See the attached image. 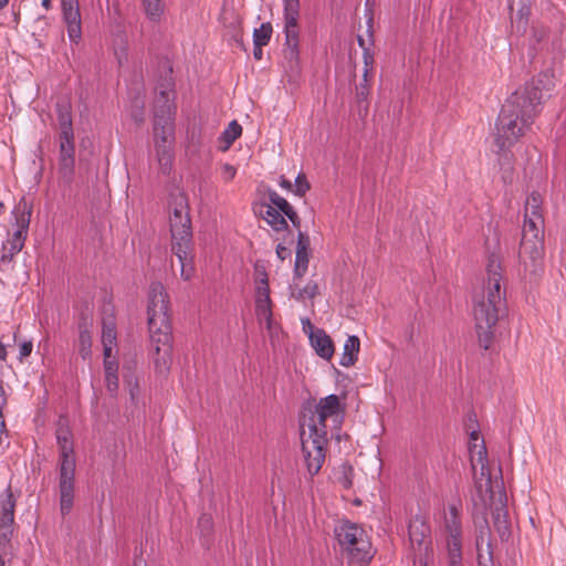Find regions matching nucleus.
Listing matches in <instances>:
<instances>
[{
    "label": "nucleus",
    "instance_id": "obj_43",
    "mask_svg": "<svg viewBox=\"0 0 566 566\" xmlns=\"http://www.w3.org/2000/svg\"><path fill=\"white\" fill-rule=\"evenodd\" d=\"M503 159L505 161L503 165H506L507 167L504 168L502 178L505 182H507L509 180H511L512 167L510 159L506 155L503 156Z\"/></svg>",
    "mask_w": 566,
    "mask_h": 566
},
{
    "label": "nucleus",
    "instance_id": "obj_13",
    "mask_svg": "<svg viewBox=\"0 0 566 566\" xmlns=\"http://www.w3.org/2000/svg\"><path fill=\"white\" fill-rule=\"evenodd\" d=\"M15 500L11 490H6V499L1 503L0 512V548L11 547V536L13 534Z\"/></svg>",
    "mask_w": 566,
    "mask_h": 566
},
{
    "label": "nucleus",
    "instance_id": "obj_51",
    "mask_svg": "<svg viewBox=\"0 0 566 566\" xmlns=\"http://www.w3.org/2000/svg\"><path fill=\"white\" fill-rule=\"evenodd\" d=\"M42 7L45 8L46 10H50L52 7L51 0H42Z\"/></svg>",
    "mask_w": 566,
    "mask_h": 566
},
{
    "label": "nucleus",
    "instance_id": "obj_8",
    "mask_svg": "<svg viewBox=\"0 0 566 566\" xmlns=\"http://www.w3.org/2000/svg\"><path fill=\"white\" fill-rule=\"evenodd\" d=\"M157 90L153 144H175V105L171 76L165 78Z\"/></svg>",
    "mask_w": 566,
    "mask_h": 566
},
{
    "label": "nucleus",
    "instance_id": "obj_45",
    "mask_svg": "<svg viewBox=\"0 0 566 566\" xmlns=\"http://www.w3.org/2000/svg\"><path fill=\"white\" fill-rule=\"evenodd\" d=\"M279 185L283 188V189H286L289 191H292L293 192V184L285 179L283 176L280 177V181H279Z\"/></svg>",
    "mask_w": 566,
    "mask_h": 566
},
{
    "label": "nucleus",
    "instance_id": "obj_20",
    "mask_svg": "<svg viewBox=\"0 0 566 566\" xmlns=\"http://www.w3.org/2000/svg\"><path fill=\"white\" fill-rule=\"evenodd\" d=\"M171 250L180 263V276L185 281L191 280L195 274L192 247H177Z\"/></svg>",
    "mask_w": 566,
    "mask_h": 566
},
{
    "label": "nucleus",
    "instance_id": "obj_14",
    "mask_svg": "<svg viewBox=\"0 0 566 566\" xmlns=\"http://www.w3.org/2000/svg\"><path fill=\"white\" fill-rule=\"evenodd\" d=\"M61 10L70 41L78 43L82 38L78 0H61Z\"/></svg>",
    "mask_w": 566,
    "mask_h": 566
},
{
    "label": "nucleus",
    "instance_id": "obj_23",
    "mask_svg": "<svg viewBox=\"0 0 566 566\" xmlns=\"http://www.w3.org/2000/svg\"><path fill=\"white\" fill-rule=\"evenodd\" d=\"M262 218L274 231H283L287 229V222L277 209L271 205L263 206L260 211Z\"/></svg>",
    "mask_w": 566,
    "mask_h": 566
},
{
    "label": "nucleus",
    "instance_id": "obj_55",
    "mask_svg": "<svg viewBox=\"0 0 566 566\" xmlns=\"http://www.w3.org/2000/svg\"><path fill=\"white\" fill-rule=\"evenodd\" d=\"M0 566H4L3 557L0 555Z\"/></svg>",
    "mask_w": 566,
    "mask_h": 566
},
{
    "label": "nucleus",
    "instance_id": "obj_58",
    "mask_svg": "<svg viewBox=\"0 0 566 566\" xmlns=\"http://www.w3.org/2000/svg\"><path fill=\"white\" fill-rule=\"evenodd\" d=\"M486 548H488V554L491 555V552H490V544L486 543Z\"/></svg>",
    "mask_w": 566,
    "mask_h": 566
},
{
    "label": "nucleus",
    "instance_id": "obj_16",
    "mask_svg": "<svg viewBox=\"0 0 566 566\" xmlns=\"http://www.w3.org/2000/svg\"><path fill=\"white\" fill-rule=\"evenodd\" d=\"M154 158L157 163L158 169L163 175H169L174 167L175 160V144H153Z\"/></svg>",
    "mask_w": 566,
    "mask_h": 566
},
{
    "label": "nucleus",
    "instance_id": "obj_2",
    "mask_svg": "<svg viewBox=\"0 0 566 566\" xmlns=\"http://www.w3.org/2000/svg\"><path fill=\"white\" fill-rule=\"evenodd\" d=\"M345 413V403L337 395L319 399L315 409L301 424L302 455L311 476L317 474L325 461L327 421L338 428Z\"/></svg>",
    "mask_w": 566,
    "mask_h": 566
},
{
    "label": "nucleus",
    "instance_id": "obj_15",
    "mask_svg": "<svg viewBox=\"0 0 566 566\" xmlns=\"http://www.w3.org/2000/svg\"><path fill=\"white\" fill-rule=\"evenodd\" d=\"M74 135L60 136V172L67 181L72 180L74 174Z\"/></svg>",
    "mask_w": 566,
    "mask_h": 566
},
{
    "label": "nucleus",
    "instance_id": "obj_31",
    "mask_svg": "<svg viewBox=\"0 0 566 566\" xmlns=\"http://www.w3.org/2000/svg\"><path fill=\"white\" fill-rule=\"evenodd\" d=\"M147 17L153 21H158L164 13L163 0H142Z\"/></svg>",
    "mask_w": 566,
    "mask_h": 566
},
{
    "label": "nucleus",
    "instance_id": "obj_22",
    "mask_svg": "<svg viewBox=\"0 0 566 566\" xmlns=\"http://www.w3.org/2000/svg\"><path fill=\"white\" fill-rule=\"evenodd\" d=\"M360 348V342L357 336H348L344 347H343V354L339 359V364L343 367H350L353 366L356 360Z\"/></svg>",
    "mask_w": 566,
    "mask_h": 566
},
{
    "label": "nucleus",
    "instance_id": "obj_9",
    "mask_svg": "<svg viewBox=\"0 0 566 566\" xmlns=\"http://www.w3.org/2000/svg\"><path fill=\"white\" fill-rule=\"evenodd\" d=\"M462 502L453 500L443 507L440 532L446 544L449 566H462L463 531L461 522Z\"/></svg>",
    "mask_w": 566,
    "mask_h": 566
},
{
    "label": "nucleus",
    "instance_id": "obj_30",
    "mask_svg": "<svg viewBox=\"0 0 566 566\" xmlns=\"http://www.w3.org/2000/svg\"><path fill=\"white\" fill-rule=\"evenodd\" d=\"M57 120L60 125V136L67 137V135H74L71 111L67 105H57Z\"/></svg>",
    "mask_w": 566,
    "mask_h": 566
},
{
    "label": "nucleus",
    "instance_id": "obj_57",
    "mask_svg": "<svg viewBox=\"0 0 566 566\" xmlns=\"http://www.w3.org/2000/svg\"><path fill=\"white\" fill-rule=\"evenodd\" d=\"M203 521H206V523H209V518H205V517H202V518L200 520V523H202Z\"/></svg>",
    "mask_w": 566,
    "mask_h": 566
},
{
    "label": "nucleus",
    "instance_id": "obj_47",
    "mask_svg": "<svg viewBox=\"0 0 566 566\" xmlns=\"http://www.w3.org/2000/svg\"><path fill=\"white\" fill-rule=\"evenodd\" d=\"M520 14V21L522 22V27L525 28L526 27V23H527V14H528V11L527 10H520L518 12Z\"/></svg>",
    "mask_w": 566,
    "mask_h": 566
},
{
    "label": "nucleus",
    "instance_id": "obj_42",
    "mask_svg": "<svg viewBox=\"0 0 566 566\" xmlns=\"http://www.w3.org/2000/svg\"><path fill=\"white\" fill-rule=\"evenodd\" d=\"M363 59H364V69L373 70L374 56L369 50H367V49L364 50Z\"/></svg>",
    "mask_w": 566,
    "mask_h": 566
},
{
    "label": "nucleus",
    "instance_id": "obj_37",
    "mask_svg": "<svg viewBox=\"0 0 566 566\" xmlns=\"http://www.w3.org/2000/svg\"><path fill=\"white\" fill-rule=\"evenodd\" d=\"M310 189V184L306 180L305 175L300 174L295 182L293 184V192L300 197L304 196L306 191Z\"/></svg>",
    "mask_w": 566,
    "mask_h": 566
},
{
    "label": "nucleus",
    "instance_id": "obj_34",
    "mask_svg": "<svg viewBox=\"0 0 566 566\" xmlns=\"http://www.w3.org/2000/svg\"><path fill=\"white\" fill-rule=\"evenodd\" d=\"M124 381H125V386L128 390L132 402L137 403L139 400V397H140V388H139L137 377H135L133 375L125 376Z\"/></svg>",
    "mask_w": 566,
    "mask_h": 566
},
{
    "label": "nucleus",
    "instance_id": "obj_21",
    "mask_svg": "<svg viewBox=\"0 0 566 566\" xmlns=\"http://www.w3.org/2000/svg\"><path fill=\"white\" fill-rule=\"evenodd\" d=\"M14 217V232H19L20 235L27 238L30 220H31V208L27 205L24 200L20 201L14 210L12 211Z\"/></svg>",
    "mask_w": 566,
    "mask_h": 566
},
{
    "label": "nucleus",
    "instance_id": "obj_49",
    "mask_svg": "<svg viewBox=\"0 0 566 566\" xmlns=\"http://www.w3.org/2000/svg\"><path fill=\"white\" fill-rule=\"evenodd\" d=\"M7 357V350L4 345L0 342V359L4 360Z\"/></svg>",
    "mask_w": 566,
    "mask_h": 566
},
{
    "label": "nucleus",
    "instance_id": "obj_38",
    "mask_svg": "<svg viewBox=\"0 0 566 566\" xmlns=\"http://www.w3.org/2000/svg\"><path fill=\"white\" fill-rule=\"evenodd\" d=\"M237 175V168L228 163L220 165V176L224 182H229L234 179Z\"/></svg>",
    "mask_w": 566,
    "mask_h": 566
},
{
    "label": "nucleus",
    "instance_id": "obj_54",
    "mask_svg": "<svg viewBox=\"0 0 566 566\" xmlns=\"http://www.w3.org/2000/svg\"><path fill=\"white\" fill-rule=\"evenodd\" d=\"M9 0H0V9H2Z\"/></svg>",
    "mask_w": 566,
    "mask_h": 566
},
{
    "label": "nucleus",
    "instance_id": "obj_7",
    "mask_svg": "<svg viewBox=\"0 0 566 566\" xmlns=\"http://www.w3.org/2000/svg\"><path fill=\"white\" fill-rule=\"evenodd\" d=\"M56 441L60 448V510L63 516L67 515L74 501L75 459L73 454L72 433L66 424L59 423Z\"/></svg>",
    "mask_w": 566,
    "mask_h": 566
},
{
    "label": "nucleus",
    "instance_id": "obj_41",
    "mask_svg": "<svg viewBox=\"0 0 566 566\" xmlns=\"http://www.w3.org/2000/svg\"><path fill=\"white\" fill-rule=\"evenodd\" d=\"M484 535H485V532L482 530L480 533V536L476 538L478 560H479L480 566H486L483 562V555H482L481 548H480L481 544L484 541Z\"/></svg>",
    "mask_w": 566,
    "mask_h": 566
},
{
    "label": "nucleus",
    "instance_id": "obj_46",
    "mask_svg": "<svg viewBox=\"0 0 566 566\" xmlns=\"http://www.w3.org/2000/svg\"><path fill=\"white\" fill-rule=\"evenodd\" d=\"M118 63L122 65L126 61V50L122 48L115 51Z\"/></svg>",
    "mask_w": 566,
    "mask_h": 566
},
{
    "label": "nucleus",
    "instance_id": "obj_11",
    "mask_svg": "<svg viewBox=\"0 0 566 566\" xmlns=\"http://www.w3.org/2000/svg\"><path fill=\"white\" fill-rule=\"evenodd\" d=\"M169 226L171 234V249L177 247H192V229L189 216L188 197L184 191H176L170 200Z\"/></svg>",
    "mask_w": 566,
    "mask_h": 566
},
{
    "label": "nucleus",
    "instance_id": "obj_25",
    "mask_svg": "<svg viewBox=\"0 0 566 566\" xmlns=\"http://www.w3.org/2000/svg\"><path fill=\"white\" fill-rule=\"evenodd\" d=\"M25 239L27 238L20 235L19 232H13L7 243L3 244L1 262H11L14 255L23 249Z\"/></svg>",
    "mask_w": 566,
    "mask_h": 566
},
{
    "label": "nucleus",
    "instance_id": "obj_4",
    "mask_svg": "<svg viewBox=\"0 0 566 566\" xmlns=\"http://www.w3.org/2000/svg\"><path fill=\"white\" fill-rule=\"evenodd\" d=\"M486 272V284L473 296V317L480 346L484 349L491 346L503 305L501 264L494 255L489 260Z\"/></svg>",
    "mask_w": 566,
    "mask_h": 566
},
{
    "label": "nucleus",
    "instance_id": "obj_56",
    "mask_svg": "<svg viewBox=\"0 0 566 566\" xmlns=\"http://www.w3.org/2000/svg\"><path fill=\"white\" fill-rule=\"evenodd\" d=\"M358 42H359V44L363 46V44H364V40H363V38H360V36H359V38H358Z\"/></svg>",
    "mask_w": 566,
    "mask_h": 566
},
{
    "label": "nucleus",
    "instance_id": "obj_40",
    "mask_svg": "<svg viewBox=\"0 0 566 566\" xmlns=\"http://www.w3.org/2000/svg\"><path fill=\"white\" fill-rule=\"evenodd\" d=\"M32 342H23L20 345L19 358L23 360L25 357L30 356L32 353Z\"/></svg>",
    "mask_w": 566,
    "mask_h": 566
},
{
    "label": "nucleus",
    "instance_id": "obj_53",
    "mask_svg": "<svg viewBox=\"0 0 566 566\" xmlns=\"http://www.w3.org/2000/svg\"><path fill=\"white\" fill-rule=\"evenodd\" d=\"M471 439L474 440V441H478L479 439V433L478 432H472L471 433Z\"/></svg>",
    "mask_w": 566,
    "mask_h": 566
},
{
    "label": "nucleus",
    "instance_id": "obj_28",
    "mask_svg": "<svg viewBox=\"0 0 566 566\" xmlns=\"http://www.w3.org/2000/svg\"><path fill=\"white\" fill-rule=\"evenodd\" d=\"M255 298L270 297L269 279L265 269L261 265H255Z\"/></svg>",
    "mask_w": 566,
    "mask_h": 566
},
{
    "label": "nucleus",
    "instance_id": "obj_18",
    "mask_svg": "<svg viewBox=\"0 0 566 566\" xmlns=\"http://www.w3.org/2000/svg\"><path fill=\"white\" fill-rule=\"evenodd\" d=\"M310 238L298 232L294 273L297 276L304 275L308 266Z\"/></svg>",
    "mask_w": 566,
    "mask_h": 566
},
{
    "label": "nucleus",
    "instance_id": "obj_26",
    "mask_svg": "<svg viewBox=\"0 0 566 566\" xmlns=\"http://www.w3.org/2000/svg\"><path fill=\"white\" fill-rule=\"evenodd\" d=\"M524 86H531L534 87L539 95H541V103L545 98L546 94L553 88L554 86V76L549 72H543L539 73L538 76L533 80L531 83L525 84Z\"/></svg>",
    "mask_w": 566,
    "mask_h": 566
},
{
    "label": "nucleus",
    "instance_id": "obj_48",
    "mask_svg": "<svg viewBox=\"0 0 566 566\" xmlns=\"http://www.w3.org/2000/svg\"><path fill=\"white\" fill-rule=\"evenodd\" d=\"M253 55L256 60H261L262 57V46H254Z\"/></svg>",
    "mask_w": 566,
    "mask_h": 566
},
{
    "label": "nucleus",
    "instance_id": "obj_50",
    "mask_svg": "<svg viewBox=\"0 0 566 566\" xmlns=\"http://www.w3.org/2000/svg\"><path fill=\"white\" fill-rule=\"evenodd\" d=\"M373 70H369V69H364V72H363V82L361 83H368V76H369V73L371 72Z\"/></svg>",
    "mask_w": 566,
    "mask_h": 566
},
{
    "label": "nucleus",
    "instance_id": "obj_27",
    "mask_svg": "<svg viewBox=\"0 0 566 566\" xmlns=\"http://www.w3.org/2000/svg\"><path fill=\"white\" fill-rule=\"evenodd\" d=\"M102 344L104 357H111L113 347L116 345V329L112 321L104 322L102 331Z\"/></svg>",
    "mask_w": 566,
    "mask_h": 566
},
{
    "label": "nucleus",
    "instance_id": "obj_44",
    "mask_svg": "<svg viewBox=\"0 0 566 566\" xmlns=\"http://www.w3.org/2000/svg\"><path fill=\"white\" fill-rule=\"evenodd\" d=\"M276 255L280 260L284 261L285 259H287L291 255V251L286 247L282 245V244H277Z\"/></svg>",
    "mask_w": 566,
    "mask_h": 566
},
{
    "label": "nucleus",
    "instance_id": "obj_39",
    "mask_svg": "<svg viewBox=\"0 0 566 566\" xmlns=\"http://www.w3.org/2000/svg\"><path fill=\"white\" fill-rule=\"evenodd\" d=\"M369 84L368 83H360L358 86H356V97L359 102L367 101L369 96Z\"/></svg>",
    "mask_w": 566,
    "mask_h": 566
},
{
    "label": "nucleus",
    "instance_id": "obj_52",
    "mask_svg": "<svg viewBox=\"0 0 566 566\" xmlns=\"http://www.w3.org/2000/svg\"><path fill=\"white\" fill-rule=\"evenodd\" d=\"M135 120L143 122V115L142 114H135L134 115Z\"/></svg>",
    "mask_w": 566,
    "mask_h": 566
},
{
    "label": "nucleus",
    "instance_id": "obj_12",
    "mask_svg": "<svg viewBox=\"0 0 566 566\" xmlns=\"http://www.w3.org/2000/svg\"><path fill=\"white\" fill-rule=\"evenodd\" d=\"M284 2V32L290 54H296L298 45L300 0H283Z\"/></svg>",
    "mask_w": 566,
    "mask_h": 566
},
{
    "label": "nucleus",
    "instance_id": "obj_1",
    "mask_svg": "<svg viewBox=\"0 0 566 566\" xmlns=\"http://www.w3.org/2000/svg\"><path fill=\"white\" fill-rule=\"evenodd\" d=\"M471 465L475 482V495L472 501L476 511L484 513L490 507L493 524L502 538L511 533V523L506 509L507 496L501 478L492 480L489 467L488 451L483 443L470 447Z\"/></svg>",
    "mask_w": 566,
    "mask_h": 566
},
{
    "label": "nucleus",
    "instance_id": "obj_17",
    "mask_svg": "<svg viewBox=\"0 0 566 566\" xmlns=\"http://www.w3.org/2000/svg\"><path fill=\"white\" fill-rule=\"evenodd\" d=\"M310 339L316 354L324 359H331L334 354V344L332 338L323 331L316 329L310 334Z\"/></svg>",
    "mask_w": 566,
    "mask_h": 566
},
{
    "label": "nucleus",
    "instance_id": "obj_36",
    "mask_svg": "<svg viewBox=\"0 0 566 566\" xmlns=\"http://www.w3.org/2000/svg\"><path fill=\"white\" fill-rule=\"evenodd\" d=\"M80 353L82 357L85 359L90 357L91 355V346H92V338L87 331H83L80 333Z\"/></svg>",
    "mask_w": 566,
    "mask_h": 566
},
{
    "label": "nucleus",
    "instance_id": "obj_33",
    "mask_svg": "<svg viewBox=\"0 0 566 566\" xmlns=\"http://www.w3.org/2000/svg\"><path fill=\"white\" fill-rule=\"evenodd\" d=\"M242 127L237 120H232L222 133V139L226 143L224 150L228 149L233 142L241 135Z\"/></svg>",
    "mask_w": 566,
    "mask_h": 566
},
{
    "label": "nucleus",
    "instance_id": "obj_3",
    "mask_svg": "<svg viewBox=\"0 0 566 566\" xmlns=\"http://www.w3.org/2000/svg\"><path fill=\"white\" fill-rule=\"evenodd\" d=\"M534 90L531 86L520 87L503 104L494 130L499 153L513 146L539 113L541 95Z\"/></svg>",
    "mask_w": 566,
    "mask_h": 566
},
{
    "label": "nucleus",
    "instance_id": "obj_35",
    "mask_svg": "<svg viewBox=\"0 0 566 566\" xmlns=\"http://www.w3.org/2000/svg\"><path fill=\"white\" fill-rule=\"evenodd\" d=\"M317 294V285L314 282H308L303 289L297 292H292V295L300 301L313 298Z\"/></svg>",
    "mask_w": 566,
    "mask_h": 566
},
{
    "label": "nucleus",
    "instance_id": "obj_19",
    "mask_svg": "<svg viewBox=\"0 0 566 566\" xmlns=\"http://www.w3.org/2000/svg\"><path fill=\"white\" fill-rule=\"evenodd\" d=\"M104 382L112 397L117 395L119 388L118 363L114 356L104 357Z\"/></svg>",
    "mask_w": 566,
    "mask_h": 566
},
{
    "label": "nucleus",
    "instance_id": "obj_29",
    "mask_svg": "<svg viewBox=\"0 0 566 566\" xmlns=\"http://www.w3.org/2000/svg\"><path fill=\"white\" fill-rule=\"evenodd\" d=\"M255 314L260 323H265L268 328L271 327L272 302L270 297L255 298Z\"/></svg>",
    "mask_w": 566,
    "mask_h": 566
},
{
    "label": "nucleus",
    "instance_id": "obj_6",
    "mask_svg": "<svg viewBox=\"0 0 566 566\" xmlns=\"http://www.w3.org/2000/svg\"><path fill=\"white\" fill-rule=\"evenodd\" d=\"M542 198L533 192L525 203V219L520 249L524 270L537 275L544 265V219L541 212Z\"/></svg>",
    "mask_w": 566,
    "mask_h": 566
},
{
    "label": "nucleus",
    "instance_id": "obj_32",
    "mask_svg": "<svg viewBox=\"0 0 566 566\" xmlns=\"http://www.w3.org/2000/svg\"><path fill=\"white\" fill-rule=\"evenodd\" d=\"M272 35V25L266 22L262 23L260 28L255 29L253 32V43L254 46H264L269 43Z\"/></svg>",
    "mask_w": 566,
    "mask_h": 566
},
{
    "label": "nucleus",
    "instance_id": "obj_5",
    "mask_svg": "<svg viewBox=\"0 0 566 566\" xmlns=\"http://www.w3.org/2000/svg\"><path fill=\"white\" fill-rule=\"evenodd\" d=\"M147 315L155 366L159 374H166L172 360V336L168 295L159 282L149 287Z\"/></svg>",
    "mask_w": 566,
    "mask_h": 566
},
{
    "label": "nucleus",
    "instance_id": "obj_24",
    "mask_svg": "<svg viewBox=\"0 0 566 566\" xmlns=\"http://www.w3.org/2000/svg\"><path fill=\"white\" fill-rule=\"evenodd\" d=\"M269 199L272 203L271 206H273L280 212L284 213L291 220L294 227L300 228V219L297 213L283 197H281L275 191H271L269 193Z\"/></svg>",
    "mask_w": 566,
    "mask_h": 566
},
{
    "label": "nucleus",
    "instance_id": "obj_10",
    "mask_svg": "<svg viewBox=\"0 0 566 566\" xmlns=\"http://www.w3.org/2000/svg\"><path fill=\"white\" fill-rule=\"evenodd\" d=\"M335 536L353 563L366 565L373 557L366 532L355 523L344 521L335 527Z\"/></svg>",
    "mask_w": 566,
    "mask_h": 566
}]
</instances>
